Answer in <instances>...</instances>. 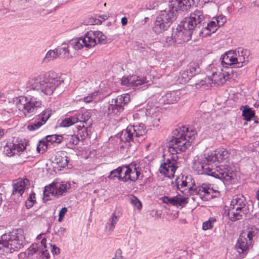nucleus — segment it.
Here are the masks:
<instances>
[{
	"mask_svg": "<svg viewBox=\"0 0 259 259\" xmlns=\"http://www.w3.org/2000/svg\"><path fill=\"white\" fill-rule=\"evenodd\" d=\"M184 176H183L181 179L178 178L175 180V186L176 187L177 190H180V188H183L187 187V183L186 181L187 177L185 178V180H184Z\"/></svg>",
	"mask_w": 259,
	"mask_h": 259,
	"instance_id": "obj_39",
	"label": "nucleus"
},
{
	"mask_svg": "<svg viewBox=\"0 0 259 259\" xmlns=\"http://www.w3.org/2000/svg\"><path fill=\"white\" fill-rule=\"evenodd\" d=\"M89 131L87 127H85L84 125H79L78 126L77 136L81 138V140L85 139L89 135Z\"/></svg>",
	"mask_w": 259,
	"mask_h": 259,
	"instance_id": "obj_34",
	"label": "nucleus"
},
{
	"mask_svg": "<svg viewBox=\"0 0 259 259\" xmlns=\"http://www.w3.org/2000/svg\"><path fill=\"white\" fill-rule=\"evenodd\" d=\"M55 183L53 182L49 186L45 187L44 191V199H46V200H48L49 199L48 198L50 196V195L52 196H55Z\"/></svg>",
	"mask_w": 259,
	"mask_h": 259,
	"instance_id": "obj_30",
	"label": "nucleus"
},
{
	"mask_svg": "<svg viewBox=\"0 0 259 259\" xmlns=\"http://www.w3.org/2000/svg\"><path fill=\"white\" fill-rule=\"evenodd\" d=\"M59 57L58 52L56 49L53 50H49L46 54L45 57L43 60V62L48 63L51 61L54 60Z\"/></svg>",
	"mask_w": 259,
	"mask_h": 259,
	"instance_id": "obj_32",
	"label": "nucleus"
},
{
	"mask_svg": "<svg viewBox=\"0 0 259 259\" xmlns=\"http://www.w3.org/2000/svg\"><path fill=\"white\" fill-rule=\"evenodd\" d=\"M194 0H171L168 7L161 11L153 27V31L159 34L166 31L176 19L179 11H185L194 4Z\"/></svg>",
	"mask_w": 259,
	"mask_h": 259,
	"instance_id": "obj_3",
	"label": "nucleus"
},
{
	"mask_svg": "<svg viewBox=\"0 0 259 259\" xmlns=\"http://www.w3.org/2000/svg\"><path fill=\"white\" fill-rule=\"evenodd\" d=\"M121 23L122 26H125L127 23V20L126 17H123L121 19Z\"/></svg>",
	"mask_w": 259,
	"mask_h": 259,
	"instance_id": "obj_59",
	"label": "nucleus"
},
{
	"mask_svg": "<svg viewBox=\"0 0 259 259\" xmlns=\"http://www.w3.org/2000/svg\"><path fill=\"white\" fill-rule=\"evenodd\" d=\"M217 157H218V161L222 162L227 159L230 155L228 151L224 148H219L215 150Z\"/></svg>",
	"mask_w": 259,
	"mask_h": 259,
	"instance_id": "obj_28",
	"label": "nucleus"
},
{
	"mask_svg": "<svg viewBox=\"0 0 259 259\" xmlns=\"http://www.w3.org/2000/svg\"><path fill=\"white\" fill-rule=\"evenodd\" d=\"M40 253H41V256L42 258L49 259L50 257V253L47 250H42L40 251Z\"/></svg>",
	"mask_w": 259,
	"mask_h": 259,
	"instance_id": "obj_53",
	"label": "nucleus"
},
{
	"mask_svg": "<svg viewBox=\"0 0 259 259\" xmlns=\"http://www.w3.org/2000/svg\"><path fill=\"white\" fill-rule=\"evenodd\" d=\"M218 157L215 151L208 154L203 162H198V173L200 175H206L218 179L224 183L229 182L232 179V174L230 171V167L227 166L222 168V166H216L217 169L212 168L211 163L218 161Z\"/></svg>",
	"mask_w": 259,
	"mask_h": 259,
	"instance_id": "obj_5",
	"label": "nucleus"
},
{
	"mask_svg": "<svg viewBox=\"0 0 259 259\" xmlns=\"http://www.w3.org/2000/svg\"><path fill=\"white\" fill-rule=\"evenodd\" d=\"M215 219L210 218L208 221L204 222L202 225V229L203 230H207L212 228V223L215 222Z\"/></svg>",
	"mask_w": 259,
	"mask_h": 259,
	"instance_id": "obj_45",
	"label": "nucleus"
},
{
	"mask_svg": "<svg viewBox=\"0 0 259 259\" xmlns=\"http://www.w3.org/2000/svg\"><path fill=\"white\" fill-rule=\"evenodd\" d=\"M101 23V21L100 19L95 18L91 17L89 18V25H94V24H99Z\"/></svg>",
	"mask_w": 259,
	"mask_h": 259,
	"instance_id": "obj_51",
	"label": "nucleus"
},
{
	"mask_svg": "<svg viewBox=\"0 0 259 259\" xmlns=\"http://www.w3.org/2000/svg\"><path fill=\"white\" fill-rule=\"evenodd\" d=\"M146 133V128L142 123L128 126L120 135V140L122 143L121 148H128L131 145V142L140 143L145 139Z\"/></svg>",
	"mask_w": 259,
	"mask_h": 259,
	"instance_id": "obj_7",
	"label": "nucleus"
},
{
	"mask_svg": "<svg viewBox=\"0 0 259 259\" xmlns=\"http://www.w3.org/2000/svg\"><path fill=\"white\" fill-rule=\"evenodd\" d=\"M65 139L66 144L69 147L77 145L80 141V139L77 135H67Z\"/></svg>",
	"mask_w": 259,
	"mask_h": 259,
	"instance_id": "obj_31",
	"label": "nucleus"
},
{
	"mask_svg": "<svg viewBox=\"0 0 259 259\" xmlns=\"http://www.w3.org/2000/svg\"><path fill=\"white\" fill-rule=\"evenodd\" d=\"M191 77L189 76V74L187 71L184 70L182 72H180V76L179 77V79L180 80V82L181 83H186L188 82L191 79Z\"/></svg>",
	"mask_w": 259,
	"mask_h": 259,
	"instance_id": "obj_41",
	"label": "nucleus"
},
{
	"mask_svg": "<svg viewBox=\"0 0 259 259\" xmlns=\"http://www.w3.org/2000/svg\"><path fill=\"white\" fill-rule=\"evenodd\" d=\"M122 251L120 249H117L115 252L114 257L112 259H122Z\"/></svg>",
	"mask_w": 259,
	"mask_h": 259,
	"instance_id": "obj_52",
	"label": "nucleus"
},
{
	"mask_svg": "<svg viewBox=\"0 0 259 259\" xmlns=\"http://www.w3.org/2000/svg\"><path fill=\"white\" fill-rule=\"evenodd\" d=\"M44 124V123L41 121L39 118H38L33 122L28 124L27 128L30 131H35L38 129Z\"/></svg>",
	"mask_w": 259,
	"mask_h": 259,
	"instance_id": "obj_38",
	"label": "nucleus"
},
{
	"mask_svg": "<svg viewBox=\"0 0 259 259\" xmlns=\"http://www.w3.org/2000/svg\"><path fill=\"white\" fill-rule=\"evenodd\" d=\"M12 145L13 148V153L15 154H18V153L23 151L24 149H25V146L23 145L22 144L18 143L17 144L12 143Z\"/></svg>",
	"mask_w": 259,
	"mask_h": 259,
	"instance_id": "obj_44",
	"label": "nucleus"
},
{
	"mask_svg": "<svg viewBox=\"0 0 259 259\" xmlns=\"http://www.w3.org/2000/svg\"><path fill=\"white\" fill-rule=\"evenodd\" d=\"M67 211V209L66 207H64L61 208L59 213V219L58 221L59 222H61L63 220V219L64 217V215Z\"/></svg>",
	"mask_w": 259,
	"mask_h": 259,
	"instance_id": "obj_50",
	"label": "nucleus"
},
{
	"mask_svg": "<svg viewBox=\"0 0 259 259\" xmlns=\"http://www.w3.org/2000/svg\"><path fill=\"white\" fill-rule=\"evenodd\" d=\"M107 42V37L101 31H88L83 37L73 40L72 44L75 49H81L85 47L90 48L97 43L103 45Z\"/></svg>",
	"mask_w": 259,
	"mask_h": 259,
	"instance_id": "obj_8",
	"label": "nucleus"
},
{
	"mask_svg": "<svg viewBox=\"0 0 259 259\" xmlns=\"http://www.w3.org/2000/svg\"><path fill=\"white\" fill-rule=\"evenodd\" d=\"M93 99V97H92V96H90V95L88 96L85 97L83 98L84 101L86 103H90L92 102Z\"/></svg>",
	"mask_w": 259,
	"mask_h": 259,
	"instance_id": "obj_56",
	"label": "nucleus"
},
{
	"mask_svg": "<svg viewBox=\"0 0 259 259\" xmlns=\"http://www.w3.org/2000/svg\"><path fill=\"white\" fill-rule=\"evenodd\" d=\"M77 122L76 117L75 115H74L63 120L60 123V126L62 127H68Z\"/></svg>",
	"mask_w": 259,
	"mask_h": 259,
	"instance_id": "obj_35",
	"label": "nucleus"
},
{
	"mask_svg": "<svg viewBox=\"0 0 259 259\" xmlns=\"http://www.w3.org/2000/svg\"><path fill=\"white\" fill-rule=\"evenodd\" d=\"M130 201L131 203L135 207L140 210L142 208V205L140 200L134 195H131L130 198Z\"/></svg>",
	"mask_w": 259,
	"mask_h": 259,
	"instance_id": "obj_43",
	"label": "nucleus"
},
{
	"mask_svg": "<svg viewBox=\"0 0 259 259\" xmlns=\"http://www.w3.org/2000/svg\"><path fill=\"white\" fill-rule=\"evenodd\" d=\"M33 205V203L31 200H28L26 202V206L27 208L31 207Z\"/></svg>",
	"mask_w": 259,
	"mask_h": 259,
	"instance_id": "obj_58",
	"label": "nucleus"
},
{
	"mask_svg": "<svg viewBox=\"0 0 259 259\" xmlns=\"http://www.w3.org/2000/svg\"><path fill=\"white\" fill-rule=\"evenodd\" d=\"M253 3L255 5H256L257 7H259V0H254L253 1Z\"/></svg>",
	"mask_w": 259,
	"mask_h": 259,
	"instance_id": "obj_64",
	"label": "nucleus"
},
{
	"mask_svg": "<svg viewBox=\"0 0 259 259\" xmlns=\"http://www.w3.org/2000/svg\"><path fill=\"white\" fill-rule=\"evenodd\" d=\"M46 139L48 141V143H60L63 140V138L61 135H48L46 137Z\"/></svg>",
	"mask_w": 259,
	"mask_h": 259,
	"instance_id": "obj_36",
	"label": "nucleus"
},
{
	"mask_svg": "<svg viewBox=\"0 0 259 259\" xmlns=\"http://www.w3.org/2000/svg\"><path fill=\"white\" fill-rule=\"evenodd\" d=\"M75 115L76 117L77 122H80L82 125L83 124V123L87 124V122L88 121L91 116L90 113L87 111H84V112L81 111L77 114H76Z\"/></svg>",
	"mask_w": 259,
	"mask_h": 259,
	"instance_id": "obj_26",
	"label": "nucleus"
},
{
	"mask_svg": "<svg viewBox=\"0 0 259 259\" xmlns=\"http://www.w3.org/2000/svg\"><path fill=\"white\" fill-rule=\"evenodd\" d=\"M40 243H41V245L43 246L45 248H46L47 247V245H46L47 240L46 238H43L41 240Z\"/></svg>",
	"mask_w": 259,
	"mask_h": 259,
	"instance_id": "obj_60",
	"label": "nucleus"
},
{
	"mask_svg": "<svg viewBox=\"0 0 259 259\" xmlns=\"http://www.w3.org/2000/svg\"><path fill=\"white\" fill-rule=\"evenodd\" d=\"M234 51V68L242 67L248 63L250 55L248 50L238 48Z\"/></svg>",
	"mask_w": 259,
	"mask_h": 259,
	"instance_id": "obj_14",
	"label": "nucleus"
},
{
	"mask_svg": "<svg viewBox=\"0 0 259 259\" xmlns=\"http://www.w3.org/2000/svg\"><path fill=\"white\" fill-rule=\"evenodd\" d=\"M1 114H5V116H6V117H4L3 118V119L5 120V121H6L7 120H8V119L10 116V113L9 111H6V110L4 109L3 111V112L1 113Z\"/></svg>",
	"mask_w": 259,
	"mask_h": 259,
	"instance_id": "obj_55",
	"label": "nucleus"
},
{
	"mask_svg": "<svg viewBox=\"0 0 259 259\" xmlns=\"http://www.w3.org/2000/svg\"><path fill=\"white\" fill-rule=\"evenodd\" d=\"M48 148V146H46V147L42 146V145L40 146V150L39 153H43Z\"/></svg>",
	"mask_w": 259,
	"mask_h": 259,
	"instance_id": "obj_62",
	"label": "nucleus"
},
{
	"mask_svg": "<svg viewBox=\"0 0 259 259\" xmlns=\"http://www.w3.org/2000/svg\"><path fill=\"white\" fill-rule=\"evenodd\" d=\"M55 160L59 167H65L67 165L69 160L66 153H61L56 156Z\"/></svg>",
	"mask_w": 259,
	"mask_h": 259,
	"instance_id": "obj_25",
	"label": "nucleus"
},
{
	"mask_svg": "<svg viewBox=\"0 0 259 259\" xmlns=\"http://www.w3.org/2000/svg\"><path fill=\"white\" fill-rule=\"evenodd\" d=\"M161 200L163 203L172 206H183L188 203L187 198H183L177 196L170 198L165 196L162 197Z\"/></svg>",
	"mask_w": 259,
	"mask_h": 259,
	"instance_id": "obj_20",
	"label": "nucleus"
},
{
	"mask_svg": "<svg viewBox=\"0 0 259 259\" xmlns=\"http://www.w3.org/2000/svg\"><path fill=\"white\" fill-rule=\"evenodd\" d=\"M180 99V93L178 91L166 92L159 100L161 104H170L178 101Z\"/></svg>",
	"mask_w": 259,
	"mask_h": 259,
	"instance_id": "obj_19",
	"label": "nucleus"
},
{
	"mask_svg": "<svg viewBox=\"0 0 259 259\" xmlns=\"http://www.w3.org/2000/svg\"><path fill=\"white\" fill-rule=\"evenodd\" d=\"M58 54L59 55H63L64 58L68 59L70 58L69 56V50L68 46L66 44H63L62 47L56 49Z\"/></svg>",
	"mask_w": 259,
	"mask_h": 259,
	"instance_id": "obj_37",
	"label": "nucleus"
},
{
	"mask_svg": "<svg viewBox=\"0 0 259 259\" xmlns=\"http://www.w3.org/2000/svg\"><path fill=\"white\" fill-rule=\"evenodd\" d=\"M196 134L195 130L189 131L188 127L184 126L172 132V139L167 145L169 152L172 155L171 160L167 159L161 164L159 169L160 174L169 178L174 177L178 168L177 160L178 157L176 154L185 151L190 147Z\"/></svg>",
	"mask_w": 259,
	"mask_h": 259,
	"instance_id": "obj_1",
	"label": "nucleus"
},
{
	"mask_svg": "<svg viewBox=\"0 0 259 259\" xmlns=\"http://www.w3.org/2000/svg\"><path fill=\"white\" fill-rule=\"evenodd\" d=\"M124 171V166H119L118 168L112 170L110 175L108 176L109 179H112L114 178H117L118 179L122 181L121 178H123L121 174Z\"/></svg>",
	"mask_w": 259,
	"mask_h": 259,
	"instance_id": "obj_27",
	"label": "nucleus"
},
{
	"mask_svg": "<svg viewBox=\"0 0 259 259\" xmlns=\"http://www.w3.org/2000/svg\"><path fill=\"white\" fill-rule=\"evenodd\" d=\"M199 68L196 67L195 66H190V68L188 69H187V71H188L189 76L192 78V77L194 76L196 74L198 73L199 71Z\"/></svg>",
	"mask_w": 259,
	"mask_h": 259,
	"instance_id": "obj_48",
	"label": "nucleus"
},
{
	"mask_svg": "<svg viewBox=\"0 0 259 259\" xmlns=\"http://www.w3.org/2000/svg\"><path fill=\"white\" fill-rule=\"evenodd\" d=\"M51 251L53 254H59L60 253V248L56 245H54L52 247Z\"/></svg>",
	"mask_w": 259,
	"mask_h": 259,
	"instance_id": "obj_54",
	"label": "nucleus"
},
{
	"mask_svg": "<svg viewBox=\"0 0 259 259\" xmlns=\"http://www.w3.org/2000/svg\"><path fill=\"white\" fill-rule=\"evenodd\" d=\"M98 95V93L97 92H94L91 94H90V96H92V97H93V99L95 98Z\"/></svg>",
	"mask_w": 259,
	"mask_h": 259,
	"instance_id": "obj_63",
	"label": "nucleus"
},
{
	"mask_svg": "<svg viewBox=\"0 0 259 259\" xmlns=\"http://www.w3.org/2000/svg\"><path fill=\"white\" fill-rule=\"evenodd\" d=\"M192 25L191 26L189 25V28H186L189 33H190V35L191 36L193 35L195 37H204V35H203V29L204 28L203 25H201V27H200L199 30L200 31H196V26H197V22H193L191 23Z\"/></svg>",
	"mask_w": 259,
	"mask_h": 259,
	"instance_id": "obj_23",
	"label": "nucleus"
},
{
	"mask_svg": "<svg viewBox=\"0 0 259 259\" xmlns=\"http://www.w3.org/2000/svg\"><path fill=\"white\" fill-rule=\"evenodd\" d=\"M137 175V167L136 166V164L131 163L124 166V176L121 179L124 182H126L129 180L135 182L138 180Z\"/></svg>",
	"mask_w": 259,
	"mask_h": 259,
	"instance_id": "obj_18",
	"label": "nucleus"
},
{
	"mask_svg": "<svg viewBox=\"0 0 259 259\" xmlns=\"http://www.w3.org/2000/svg\"><path fill=\"white\" fill-rule=\"evenodd\" d=\"M203 26L204 27L203 29V35H204V37L210 35L211 33H214L219 27V26L217 25L215 20L213 19L208 23L205 22Z\"/></svg>",
	"mask_w": 259,
	"mask_h": 259,
	"instance_id": "obj_22",
	"label": "nucleus"
},
{
	"mask_svg": "<svg viewBox=\"0 0 259 259\" xmlns=\"http://www.w3.org/2000/svg\"><path fill=\"white\" fill-rule=\"evenodd\" d=\"M64 79L61 76L55 72H49L40 74L30 78L27 83L28 97L29 95L35 96L51 95L54 92L63 87Z\"/></svg>",
	"mask_w": 259,
	"mask_h": 259,
	"instance_id": "obj_2",
	"label": "nucleus"
},
{
	"mask_svg": "<svg viewBox=\"0 0 259 259\" xmlns=\"http://www.w3.org/2000/svg\"><path fill=\"white\" fill-rule=\"evenodd\" d=\"M234 51L230 50L222 56L221 64L223 67L227 68L230 66L234 68Z\"/></svg>",
	"mask_w": 259,
	"mask_h": 259,
	"instance_id": "obj_21",
	"label": "nucleus"
},
{
	"mask_svg": "<svg viewBox=\"0 0 259 259\" xmlns=\"http://www.w3.org/2000/svg\"><path fill=\"white\" fill-rule=\"evenodd\" d=\"M253 236V234L251 231H248L247 233L243 232L240 234L235 246L240 257H244L247 253Z\"/></svg>",
	"mask_w": 259,
	"mask_h": 259,
	"instance_id": "obj_12",
	"label": "nucleus"
},
{
	"mask_svg": "<svg viewBox=\"0 0 259 259\" xmlns=\"http://www.w3.org/2000/svg\"><path fill=\"white\" fill-rule=\"evenodd\" d=\"M189 26H192V23L197 22L196 31H200L201 25H203L205 22L203 12L200 10H196L190 15V17L186 18L184 21Z\"/></svg>",
	"mask_w": 259,
	"mask_h": 259,
	"instance_id": "obj_16",
	"label": "nucleus"
},
{
	"mask_svg": "<svg viewBox=\"0 0 259 259\" xmlns=\"http://www.w3.org/2000/svg\"><path fill=\"white\" fill-rule=\"evenodd\" d=\"M147 82L145 77H140L136 75L123 76L121 79V84L130 88L138 87Z\"/></svg>",
	"mask_w": 259,
	"mask_h": 259,
	"instance_id": "obj_15",
	"label": "nucleus"
},
{
	"mask_svg": "<svg viewBox=\"0 0 259 259\" xmlns=\"http://www.w3.org/2000/svg\"><path fill=\"white\" fill-rule=\"evenodd\" d=\"M248 211V206L245 198L240 194L234 196L229 207V213L231 220L235 221L241 220L242 215L247 214Z\"/></svg>",
	"mask_w": 259,
	"mask_h": 259,
	"instance_id": "obj_10",
	"label": "nucleus"
},
{
	"mask_svg": "<svg viewBox=\"0 0 259 259\" xmlns=\"http://www.w3.org/2000/svg\"><path fill=\"white\" fill-rule=\"evenodd\" d=\"M130 101V95L124 94L109 101L108 115H118L124 110V106Z\"/></svg>",
	"mask_w": 259,
	"mask_h": 259,
	"instance_id": "obj_11",
	"label": "nucleus"
},
{
	"mask_svg": "<svg viewBox=\"0 0 259 259\" xmlns=\"http://www.w3.org/2000/svg\"><path fill=\"white\" fill-rule=\"evenodd\" d=\"M17 107L25 117H30L33 114L39 113L38 118L44 124L50 117L52 112L49 108L43 110L44 106L41 101L32 95H29V97H20Z\"/></svg>",
	"mask_w": 259,
	"mask_h": 259,
	"instance_id": "obj_4",
	"label": "nucleus"
},
{
	"mask_svg": "<svg viewBox=\"0 0 259 259\" xmlns=\"http://www.w3.org/2000/svg\"><path fill=\"white\" fill-rule=\"evenodd\" d=\"M243 107V110H242V115L245 120L250 121L252 118L255 117L254 111L251 108L247 105Z\"/></svg>",
	"mask_w": 259,
	"mask_h": 259,
	"instance_id": "obj_29",
	"label": "nucleus"
},
{
	"mask_svg": "<svg viewBox=\"0 0 259 259\" xmlns=\"http://www.w3.org/2000/svg\"><path fill=\"white\" fill-rule=\"evenodd\" d=\"M28 184L29 180L27 179H19L13 181V191L11 198L16 204H19L21 202L22 194Z\"/></svg>",
	"mask_w": 259,
	"mask_h": 259,
	"instance_id": "obj_13",
	"label": "nucleus"
},
{
	"mask_svg": "<svg viewBox=\"0 0 259 259\" xmlns=\"http://www.w3.org/2000/svg\"><path fill=\"white\" fill-rule=\"evenodd\" d=\"M25 237L23 230L17 229L9 233L1 235V251L4 253H11L24 246Z\"/></svg>",
	"mask_w": 259,
	"mask_h": 259,
	"instance_id": "obj_6",
	"label": "nucleus"
},
{
	"mask_svg": "<svg viewBox=\"0 0 259 259\" xmlns=\"http://www.w3.org/2000/svg\"><path fill=\"white\" fill-rule=\"evenodd\" d=\"M229 79V77L226 78L225 73L220 72H213L211 76L212 82L214 83H223L227 80Z\"/></svg>",
	"mask_w": 259,
	"mask_h": 259,
	"instance_id": "obj_24",
	"label": "nucleus"
},
{
	"mask_svg": "<svg viewBox=\"0 0 259 259\" xmlns=\"http://www.w3.org/2000/svg\"><path fill=\"white\" fill-rule=\"evenodd\" d=\"M99 17L102 19L101 21V22L103 21H105V20H107L109 16H107V15H101L99 16Z\"/></svg>",
	"mask_w": 259,
	"mask_h": 259,
	"instance_id": "obj_61",
	"label": "nucleus"
},
{
	"mask_svg": "<svg viewBox=\"0 0 259 259\" xmlns=\"http://www.w3.org/2000/svg\"><path fill=\"white\" fill-rule=\"evenodd\" d=\"M189 27V24L184 21H182L177 28H172L171 36H167L165 39L167 46H175L177 44H181L190 40L192 36L186 29Z\"/></svg>",
	"mask_w": 259,
	"mask_h": 259,
	"instance_id": "obj_9",
	"label": "nucleus"
},
{
	"mask_svg": "<svg viewBox=\"0 0 259 259\" xmlns=\"http://www.w3.org/2000/svg\"><path fill=\"white\" fill-rule=\"evenodd\" d=\"M67 192V185L64 184H60L59 185H56L55 184V196L59 198L63 195L64 193Z\"/></svg>",
	"mask_w": 259,
	"mask_h": 259,
	"instance_id": "obj_33",
	"label": "nucleus"
},
{
	"mask_svg": "<svg viewBox=\"0 0 259 259\" xmlns=\"http://www.w3.org/2000/svg\"><path fill=\"white\" fill-rule=\"evenodd\" d=\"M35 194L34 193H33L32 194H31L30 195H29V198H28V200H31L32 201V202L34 203V202L35 201Z\"/></svg>",
	"mask_w": 259,
	"mask_h": 259,
	"instance_id": "obj_57",
	"label": "nucleus"
},
{
	"mask_svg": "<svg viewBox=\"0 0 259 259\" xmlns=\"http://www.w3.org/2000/svg\"><path fill=\"white\" fill-rule=\"evenodd\" d=\"M38 246L37 244H33L28 249V254L29 255H32L38 251Z\"/></svg>",
	"mask_w": 259,
	"mask_h": 259,
	"instance_id": "obj_47",
	"label": "nucleus"
},
{
	"mask_svg": "<svg viewBox=\"0 0 259 259\" xmlns=\"http://www.w3.org/2000/svg\"><path fill=\"white\" fill-rule=\"evenodd\" d=\"M188 188L191 195L197 194L204 200H208L209 195L213 191L212 188L203 185L195 188L193 187H189Z\"/></svg>",
	"mask_w": 259,
	"mask_h": 259,
	"instance_id": "obj_17",
	"label": "nucleus"
},
{
	"mask_svg": "<svg viewBox=\"0 0 259 259\" xmlns=\"http://www.w3.org/2000/svg\"><path fill=\"white\" fill-rule=\"evenodd\" d=\"M213 19L215 20L217 25H218L219 27L223 26L226 21V17L222 15L219 16L217 17H214Z\"/></svg>",
	"mask_w": 259,
	"mask_h": 259,
	"instance_id": "obj_46",
	"label": "nucleus"
},
{
	"mask_svg": "<svg viewBox=\"0 0 259 259\" xmlns=\"http://www.w3.org/2000/svg\"><path fill=\"white\" fill-rule=\"evenodd\" d=\"M119 216L116 215L115 212H114L111 215V218L109 220L110 223H109V229L110 231H113L115 225L118 221Z\"/></svg>",
	"mask_w": 259,
	"mask_h": 259,
	"instance_id": "obj_40",
	"label": "nucleus"
},
{
	"mask_svg": "<svg viewBox=\"0 0 259 259\" xmlns=\"http://www.w3.org/2000/svg\"><path fill=\"white\" fill-rule=\"evenodd\" d=\"M48 142L47 141V139H46V138L44 139H42L41 140H39L38 142V144L37 146V151L38 153H40V146L42 145V146L46 147V146H48Z\"/></svg>",
	"mask_w": 259,
	"mask_h": 259,
	"instance_id": "obj_49",
	"label": "nucleus"
},
{
	"mask_svg": "<svg viewBox=\"0 0 259 259\" xmlns=\"http://www.w3.org/2000/svg\"><path fill=\"white\" fill-rule=\"evenodd\" d=\"M3 153L4 154L8 156H11L14 155V153H13V148L11 143H10L9 144L7 143L4 146Z\"/></svg>",
	"mask_w": 259,
	"mask_h": 259,
	"instance_id": "obj_42",
	"label": "nucleus"
}]
</instances>
